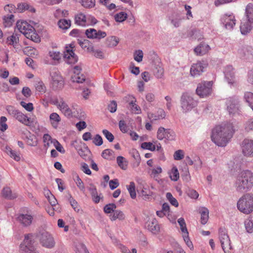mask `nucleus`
Listing matches in <instances>:
<instances>
[{
  "mask_svg": "<svg viewBox=\"0 0 253 253\" xmlns=\"http://www.w3.org/2000/svg\"><path fill=\"white\" fill-rule=\"evenodd\" d=\"M234 132L232 123L216 126L212 131L211 140L218 146L225 147L230 141Z\"/></svg>",
  "mask_w": 253,
  "mask_h": 253,
  "instance_id": "nucleus-1",
  "label": "nucleus"
},
{
  "mask_svg": "<svg viewBox=\"0 0 253 253\" xmlns=\"http://www.w3.org/2000/svg\"><path fill=\"white\" fill-rule=\"evenodd\" d=\"M234 185L239 192L249 191L253 186V173L249 170L242 171L237 176Z\"/></svg>",
  "mask_w": 253,
  "mask_h": 253,
  "instance_id": "nucleus-2",
  "label": "nucleus"
},
{
  "mask_svg": "<svg viewBox=\"0 0 253 253\" xmlns=\"http://www.w3.org/2000/svg\"><path fill=\"white\" fill-rule=\"evenodd\" d=\"M237 207L241 212L249 214L253 211V193L244 194L237 202Z\"/></svg>",
  "mask_w": 253,
  "mask_h": 253,
  "instance_id": "nucleus-3",
  "label": "nucleus"
},
{
  "mask_svg": "<svg viewBox=\"0 0 253 253\" xmlns=\"http://www.w3.org/2000/svg\"><path fill=\"white\" fill-rule=\"evenodd\" d=\"M17 221L23 227L30 226L34 221L32 211L28 209H23L17 216Z\"/></svg>",
  "mask_w": 253,
  "mask_h": 253,
  "instance_id": "nucleus-4",
  "label": "nucleus"
},
{
  "mask_svg": "<svg viewBox=\"0 0 253 253\" xmlns=\"http://www.w3.org/2000/svg\"><path fill=\"white\" fill-rule=\"evenodd\" d=\"M180 105L183 112L186 113L195 108L197 105V102L190 94L184 93L180 98Z\"/></svg>",
  "mask_w": 253,
  "mask_h": 253,
  "instance_id": "nucleus-5",
  "label": "nucleus"
},
{
  "mask_svg": "<svg viewBox=\"0 0 253 253\" xmlns=\"http://www.w3.org/2000/svg\"><path fill=\"white\" fill-rule=\"evenodd\" d=\"M219 239L222 248L225 253H233V248L227 231L225 228L221 227L219 229Z\"/></svg>",
  "mask_w": 253,
  "mask_h": 253,
  "instance_id": "nucleus-6",
  "label": "nucleus"
},
{
  "mask_svg": "<svg viewBox=\"0 0 253 253\" xmlns=\"http://www.w3.org/2000/svg\"><path fill=\"white\" fill-rule=\"evenodd\" d=\"M37 236L42 246L50 249L55 246L54 239L48 232L45 231L40 232Z\"/></svg>",
  "mask_w": 253,
  "mask_h": 253,
  "instance_id": "nucleus-7",
  "label": "nucleus"
},
{
  "mask_svg": "<svg viewBox=\"0 0 253 253\" xmlns=\"http://www.w3.org/2000/svg\"><path fill=\"white\" fill-rule=\"evenodd\" d=\"M51 77V84L54 90L60 89L63 87L64 82L62 77L59 72L56 70L50 73Z\"/></svg>",
  "mask_w": 253,
  "mask_h": 253,
  "instance_id": "nucleus-8",
  "label": "nucleus"
},
{
  "mask_svg": "<svg viewBox=\"0 0 253 253\" xmlns=\"http://www.w3.org/2000/svg\"><path fill=\"white\" fill-rule=\"evenodd\" d=\"M157 138L162 140L166 139L168 140H174L175 138L174 131L171 129H166L163 127H160L157 131Z\"/></svg>",
  "mask_w": 253,
  "mask_h": 253,
  "instance_id": "nucleus-9",
  "label": "nucleus"
},
{
  "mask_svg": "<svg viewBox=\"0 0 253 253\" xmlns=\"http://www.w3.org/2000/svg\"><path fill=\"white\" fill-rule=\"evenodd\" d=\"M226 104L229 114L234 115L239 113L240 105L237 97H232L227 98Z\"/></svg>",
  "mask_w": 253,
  "mask_h": 253,
  "instance_id": "nucleus-10",
  "label": "nucleus"
},
{
  "mask_svg": "<svg viewBox=\"0 0 253 253\" xmlns=\"http://www.w3.org/2000/svg\"><path fill=\"white\" fill-rule=\"evenodd\" d=\"M74 47L73 44L67 45L64 52V57L66 59V62L69 64H75L78 60V56L73 51Z\"/></svg>",
  "mask_w": 253,
  "mask_h": 253,
  "instance_id": "nucleus-11",
  "label": "nucleus"
},
{
  "mask_svg": "<svg viewBox=\"0 0 253 253\" xmlns=\"http://www.w3.org/2000/svg\"><path fill=\"white\" fill-rule=\"evenodd\" d=\"M211 82H205L199 84L196 89V93L200 97H204L207 96L211 92Z\"/></svg>",
  "mask_w": 253,
  "mask_h": 253,
  "instance_id": "nucleus-12",
  "label": "nucleus"
},
{
  "mask_svg": "<svg viewBox=\"0 0 253 253\" xmlns=\"http://www.w3.org/2000/svg\"><path fill=\"white\" fill-rule=\"evenodd\" d=\"M207 66V63L204 61H198L196 63L193 64L190 68L191 75L194 77L200 76Z\"/></svg>",
  "mask_w": 253,
  "mask_h": 253,
  "instance_id": "nucleus-13",
  "label": "nucleus"
},
{
  "mask_svg": "<svg viewBox=\"0 0 253 253\" xmlns=\"http://www.w3.org/2000/svg\"><path fill=\"white\" fill-rule=\"evenodd\" d=\"M16 26L18 30L26 37H29V34L33 31H35L34 28L26 21H17Z\"/></svg>",
  "mask_w": 253,
  "mask_h": 253,
  "instance_id": "nucleus-14",
  "label": "nucleus"
},
{
  "mask_svg": "<svg viewBox=\"0 0 253 253\" xmlns=\"http://www.w3.org/2000/svg\"><path fill=\"white\" fill-rule=\"evenodd\" d=\"M243 154L248 157H253V140L245 139L242 143Z\"/></svg>",
  "mask_w": 253,
  "mask_h": 253,
  "instance_id": "nucleus-15",
  "label": "nucleus"
},
{
  "mask_svg": "<svg viewBox=\"0 0 253 253\" xmlns=\"http://www.w3.org/2000/svg\"><path fill=\"white\" fill-rule=\"evenodd\" d=\"M145 227L153 234H157L160 231L158 221L154 218L149 219L145 223Z\"/></svg>",
  "mask_w": 253,
  "mask_h": 253,
  "instance_id": "nucleus-16",
  "label": "nucleus"
},
{
  "mask_svg": "<svg viewBox=\"0 0 253 253\" xmlns=\"http://www.w3.org/2000/svg\"><path fill=\"white\" fill-rule=\"evenodd\" d=\"M85 34L89 39H101L106 36V33L102 31H96L94 29H89L85 31Z\"/></svg>",
  "mask_w": 253,
  "mask_h": 253,
  "instance_id": "nucleus-17",
  "label": "nucleus"
},
{
  "mask_svg": "<svg viewBox=\"0 0 253 253\" xmlns=\"http://www.w3.org/2000/svg\"><path fill=\"white\" fill-rule=\"evenodd\" d=\"M19 40L18 37L16 35L13 34L8 37L6 39V43L12 45L15 50V52H19L22 49V46L19 44Z\"/></svg>",
  "mask_w": 253,
  "mask_h": 253,
  "instance_id": "nucleus-18",
  "label": "nucleus"
},
{
  "mask_svg": "<svg viewBox=\"0 0 253 253\" xmlns=\"http://www.w3.org/2000/svg\"><path fill=\"white\" fill-rule=\"evenodd\" d=\"M221 21L226 29L228 30L232 29L235 25V17L231 15H224L221 18Z\"/></svg>",
  "mask_w": 253,
  "mask_h": 253,
  "instance_id": "nucleus-19",
  "label": "nucleus"
},
{
  "mask_svg": "<svg viewBox=\"0 0 253 253\" xmlns=\"http://www.w3.org/2000/svg\"><path fill=\"white\" fill-rule=\"evenodd\" d=\"M210 49L211 48L208 44L202 42L195 48L194 51L197 55H203L206 54Z\"/></svg>",
  "mask_w": 253,
  "mask_h": 253,
  "instance_id": "nucleus-20",
  "label": "nucleus"
},
{
  "mask_svg": "<svg viewBox=\"0 0 253 253\" xmlns=\"http://www.w3.org/2000/svg\"><path fill=\"white\" fill-rule=\"evenodd\" d=\"M253 21H250L249 19L245 22H242L240 26V31L243 35H246L249 33L253 27Z\"/></svg>",
  "mask_w": 253,
  "mask_h": 253,
  "instance_id": "nucleus-21",
  "label": "nucleus"
},
{
  "mask_svg": "<svg viewBox=\"0 0 253 253\" xmlns=\"http://www.w3.org/2000/svg\"><path fill=\"white\" fill-rule=\"evenodd\" d=\"M49 120L52 127L54 128L58 127L61 118L56 113H52L49 116Z\"/></svg>",
  "mask_w": 253,
  "mask_h": 253,
  "instance_id": "nucleus-22",
  "label": "nucleus"
},
{
  "mask_svg": "<svg viewBox=\"0 0 253 253\" xmlns=\"http://www.w3.org/2000/svg\"><path fill=\"white\" fill-rule=\"evenodd\" d=\"M2 194L5 198L10 200L15 199L17 197L16 193H13L10 188L8 187L3 189Z\"/></svg>",
  "mask_w": 253,
  "mask_h": 253,
  "instance_id": "nucleus-23",
  "label": "nucleus"
},
{
  "mask_svg": "<svg viewBox=\"0 0 253 253\" xmlns=\"http://www.w3.org/2000/svg\"><path fill=\"white\" fill-rule=\"evenodd\" d=\"M15 118L26 126H29L30 124V119L19 111L17 113Z\"/></svg>",
  "mask_w": 253,
  "mask_h": 253,
  "instance_id": "nucleus-24",
  "label": "nucleus"
},
{
  "mask_svg": "<svg viewBox=\"0 0 253 253\" xmlns=\"http://www.w3.org/2000/svg\"><path fill=\"white\" fill-rule=\"evenodd\" d=\"M75 24L78 25L84 26L86 25V17L82 13H79L75 17Z\"/></svg>",
  "mask_w": 253,
  "mask_h": 253,
  "instance_id": "nucleus-25",
  "label": "nucleus"
},
{
  "mask_svg": "<svg viewBox=\"0 0 253 253\" xmlns=\"http://www.w3.org/2000/svg\"><path fill=\"white\" fill-rule=\"evenodd\" d=\"M233 68L232 66H227L224 71L225 77L229 84L232 83L233 81V78L234 77V72L233 71Z\"/></svg>",
  "mask_w": 253,
  "mask_h": 253,
  "instance_id": "nucleus-26",
  "label": "nucleus"
},
{
  "mask_svg": "<svg viewBox=\"0 0 253 253\" xmlns=\"http://www.w3.org/2000/svg\"><path fill=\"white\" fill-rule=\"evenodd\" d=\"M119 42V39L115 36L108 37L106 39V44L109 47H115Z\"/></svg>",
  "mask_w": 253,
  "mask_h": 253,
  "instance_id": "nucleus-27",
  "label": "nucleus"
},
{
  "mask_svg": "<svg viewBox=\"0 0 253 253\" xmlns=\"http://www.w3.org/2000/svg\"><path fill=\"white\" fill-rule=\"evenodd\" d=\"M246 230L248 233L253 232V217L250 216L244 221Z\"/></svg>",
  "mask_w": 253,
  "mask_h": 253,
  "instance_id": "nucleus-28",
  "label": "nucleus"
},
{
  "mask_svg": "<svg viewBox=\"0 0 253 253\" xmlns=\"http://www.w3.org/2000/svg\"><path fill=\"white\" fill-rule=\"evenodd\" d=\"M201 213V222L202 224H205L209 218V210L205 208H203L200 211Z\"/></svg>",
  "mask_w": 253,
  "mask_h": 253,
  "instance_id": "nucleus-29",
  "label": "nucleus"
},
{
  "mask_svg": "<svg viewBox=\"0 0 253 253\" xmlns=\"http://www.w3.org/2000/svg\"><path fill=\"white\" fill-rule=\"evenodd\" d=\"M102 156L105 159L112 160L115 159L114 152L111 149H105L102 152Z\"/></svg>",
  "mask_w": 253,
  "mask_h": 253,
  "instance_id": "nucleus-30",
  "label": "nucleus"
},
{
  "mask_svg": "<svg viewBox=\"0 0 253 253\" xmlns=\"http://www.w3.org/2000/svg\"><path fill=\"white\" fill-rule=\"evenodd\" d=\"M71 25V21L70 20L65 19H60L58 22V25L60 29L67 30L69 29Z\"/></svg>",
  "mask_w": 253,
  "mask_h": 253,
  "instance_id": "nucleus-31",
  "label": "nucleus"
},
{
  "mask_svg": "<svg viewBox=\"0 0 253 253\" xmlns=\"http://www.w3.org/2000/svg\"><path fill=\"white\" fill-rule=\"evenodd\" d=\"M3 25L6 27H10L12 25L14 20V15L12 14H7L3 17Z\"/></svg>",
  "mask_w": 253,
  "mask_h": 253,
  "instance_id": "nucleus-32",
  "label": "nucleus"
},
{
  "mask_svg": "<svg viewBox=\"0 0 253 253\" xmlns=\"http://www.w3.org/2000/svg\"><path fill=\"white\" fill-rule=\"evenodd\" d=\"M22 243L27 245L29 247H32L33 249H34L33 244L34 243V239L33 235L32 234H28L26 235Z\"/></svg>",
  "mask_w": 253,
  "mask_h": 253,
  "instance_id": "nucleus-33",
  "label": "nucleus"
},
{
  "mask_svg": "<svg viewBox=\"0 0 253 253\" xmlns=\"http://www.w3.org/2000/svg\"><path fill=\"white\" fill-rule=\"evenodd\" d=\"M17 9L18 10L19 12H22L26 10H29L30 11L32 12H35V9L33 7H31L30 5L25 2L19 3L17 5Z\"/></svg>",
  "mask_w": 253,
  "mask_h": 253,
  "instance_id": "nucleus-34",
  "label": "nucleus"
},
{
  "mask_svg": "<svg viewBox=\"0 0 253 253\" xmlns=\"http://www.w3.org/2000/svg\"><path fill=\"white\" fill-rule=\"evenodd\" d=\"M246 14L248 19L253 21V3H249L246 8Z\"/></svg>",
  "mask_w": 253,
  "mask_h": 253,
  "instance_id": "nucleus-35",
  "label": "nucleus"
},
{
  "mask_svg": "<svg viewBox=\"0 0 253 253\" xmlns=\"http://www.w3.org/2000/svg\"><path fill=\"white\" fill-rule=\"evenodd\" d=\"M5 152L10 156V157L14 159L16 161H19L20 159V156L17 155L16 152L12 150L10 147L6 146L5 148Z\"/></svg>",
  "mask_w": 253,
  "mask_h": 253,
  "instance_id": "nucleus-36",
  "label": "nucleus"
},
{
  "mask_svg": "<svg viewBox=\"0 0 253 253\" xmlns=\"http://www.w3.org/2000/svg\"><path fill=\"white\" fill-rule=\"evenodd\" d=\"M125 218L124 213L121 211L116 210L115 211L113 214L111 216V220H115L117 219L119 220H124Z\"/></svg>",
  "mask_w": 253,
  "mask_h": 253,
  "instance_id": "nucleus-37",
  "label": "nucleus"
},
{
  "mask_svg": "<svg viewBox=\"0 0 253 253\" xmlns=\"http://www.w3.org/2000/svg\"><path fill=\"white\" fill-rule=\"evenodd\" d=\"M117 162L118 166L123 169H126L127 166V162L125 158L122 156H118L117 158Z\"/></svg>",
  "mask_w": 253,
  "mask_h": 253,
  "instance_id": "nucleus-38",
  "label": "nucleus"
},
{
  "mask_svg": "<svg viewBox=\"0 0 253 253\" xmlns=\"http://www.w3.org/2000/svg\"><path fill=\"white\" fill-rule=\"evenodd\" d=\"M244 98L250 107L253 110V93L251 92H246L245 93Z\"/></svg>",
  "mask_w": 253,
  "mask_h": 253,
  "instance_id": "nucleus-39",
  "label": "nucleus"
},
{
  "mask_svg": "<svg viewBox=\"0 0 253 253\" xmlns=\"http://www.w3.org/2000/svg\"><path fill=\"white\" fill-rule=\"evenodd\" d=\"M136 101L131 100V102L129 103L128 107L130 108L132 113L135 114H139L141 109L139 106L135 104Z\"/></svg>",
  "mask_w": 253,
  "mask_h": 253,
  "instance_id": "nucleus-40",
  "label": "nucleus"
},
{
  "mask_svg": "<svg viewBox=\"0 0 253 253\" xmlns=\"http://www.w3.org/2000/svg\"><path fill=\"white\" fill-rule=\"evenodd\" d=\"M127 17V14L125 12H120L116 14L114 16L115 20L118 22H122L126 20Z\"/></svg>",
  "mask_w": 253,
  "mask_h": 253,
  "instance_id": "nucleus-41",
  "label": "nucleus"
},
{
  "mask_svg": "<svg viewBox=\"0 0 253 253\" xmlns=\"http://www.w3.org/2000/svg\"><path fill=\"white\" fill-rule=\"evenodd\" d=\"M127 190L128 191L130 197L132 199L136 198L135 186L133 182H130L128 186H126Z\"/></svg>",
  "mask_w": 253,
  "mask_h": 253,
  "instance_id": "nucleus-42",
  "label": "nucleus"
},
{
  "mask_svg": "<svg viewBox=\"0 0 253 253\" xmlns=\"http://www.w3.org/2000/svg\"><path fill=\"white\" fill-rule=\"evenodd\" d=\"M177 222L180 225V230L183 234H188L184 219L182 217H181L178 219Z\"/></svg>",
  "mask_w": 253,
  "mask_h": 253,
  "instance_id": "nucleus-43",
  "label": "nucleus"
},
{
  "mask_svg": "<svg viewBox=\"0 0 253 253\" xmlns=\"http://www.w3.org/2000/svg\"><path fill=\"white\" fill-rule=\"evenodd\" d=\"M35 86L36 90L39 92L44 93L46 91V87L43 83L41 80L36 81Z\"/></svg>",
  "mask_w": 253,
  "mask_h": 253,
  "instance_id": "nucleus-44",
  "label": "nucleus"
},
{
  "mask_svg": "<svg viewBox=\"0 0 253 253\" xmlns=\"http://www.w3.org/2000/svg\"><path fill=\"white\" fill-rule=\"evenodd\" d=\"M72 80L73 82L82 83L85 81V77L83 74H76L72 77Z\"/></svg>",
  "mask_w": 253,
  "mask_h": 253,
  "instance_id": "nucleus-45",
  "label": "nucleus"
},
{
  "mask_svg": "<svg viewBox=\"0 0 253 253\" xmlns=\"http://www.w3.org/2000/svg\"><path fill=\"white\" fill-rule=\"evenodd\" d=\"M179 175L177 169L176 167H173L170 175V179L174 181H176L179 179Z\"/></svg>",
  "mask_w": 253,
  "mask_h": 253,
  "instance_id": "nucleus-46",
  "label": "nucleus"
},
{
  "mask_svg": "<svg viewBox=\"0 0 253 253\" xmlns=\"http://www.w3.org/2000/svg\"><path fill=\"white\" fill-rule=\"evenodd\" d=\"M141 147L143 149H147L151 151H154L156 150V146L153 145L151 142H143L141 145Z\"/></svg>",
  "mask_w": 253,
  "mask_h": 253,
  "instance_id": "nucleus-47",
  "label": "nucleus"
},
{
  "mask_svg": "<svg viewBox=\"0 0 253 253\" xmlns=\"http://www.w3.org/2000/svg\"><path fill=\"white\" fill-rule=\"evenodd\" d=\"M54 104L57 105V107L61 111V112L68 107V105L64 101L62 98L60 100V101L57 100H55Z\"/></svg>",
  "mask_w": 253,
  "mask_h": 253,
  "instance_id": "nucleus-48",
  "label": "nucleus"
},
{
  "mask_svg": "<svg viewBox=\"0 0 253 253\" xmlns=\"http://www.w3.org/2000/svg\"><path fill=\"white\" fill-rule=\"evenodd\" d=\"M166 197L172 205L175 206V207H177L178 206V203L177 201L172 196L170 193H167Z\"/></svg>",
  "mask_w": 253,
  "mask_h": 253,
  "instance_id": "nucleus-49",
  "label": "nucleus"
},
{
  "mask_svg": "<svg viewBox=\"0 0 253 253\" xmlns=\"http://www.w3.org/2000/svg\"><path fill=\"white\" fill-rule=\"evenodd\" d=\"M116 206L114 204H109L105 205L104 207V211L106 213H110L112 211L114 212Z\"/></svg>",
  "mask_w": 253,
  "mask_h": 253,
  "instance_id": "nucleus-50",
  "label": "nucleus"
},
{
  "mask_svg": "<svg viewBox=\"0 0 253 253\" xmlns=\"http://www.w3.org/2000/svg\"><path fill=\"white\" fill-rule=\"evenodd\" d=\"M69 201L72 207V208L74 209L75 211L76 212H79L80 209L78 206V204L77 202L72 197L71 195H70V197L69 198Z\"/></svg>",
  "mask_w": 253,
  "mask_h": 253,
  "instance_id": "nucleus-51",
  "label": "nucleus"
},
{
  "mask_svg": "<svg viewBox=\"0 0 253 253\" xmlns=\"http://www.w3.org/2000/svg\"><path fill=\"white\" fill-rule=\"evenodd\" d=\"M6 121H7V119L5 117L2 116L0 117V130L2 132L6 130L8 128V126H7V124H6Z\"/></svg>",
  "mask_w": 253,
  "mask_h": 253,
  "instance_id": "nucleus-52",
  "label": "nucleus"
},
{
  "mask_svg": "<svg viewBox=\"0 0 253 253\" xmlns=\"http://www.w3.org/2000/svg\"><path fill=\"white\" fill-rule=\"evenodd\" d=\"M34 249L32 247L22 243L20 246V251L21 253H30Z\"/></svg>",
  "mask_w": 253,
  "mask_h": 253,
  "instance_id": "nucleus-53",
  "label": "nucleus"
},
{
  "mask_svg": "<svg viewBox=\"0 0 253 253\" xmlns=\"http://www.w3.org/2000/svg\"><path fill=\"white\" fill-rule=\"evenodd\" d=\"M184 153L182 150H178L176 151L173 154V158L175 160H181L184 158Z\"/></svg>",
  "mask_w": 253,
  "mask_h": 253,
  "instance_id": "nucleus-54",
  "label": "nucleus"
},
{
  "mask_svg": "<svg viewBox=\"0 0 253 253\" xmlns=\"http://www.w3.org/2000/svg\"><path fill=\"white\" fill-rule=\"evenodd\" d=\"M23 52L25 54L27 55H37V50L36 48L32 47H26L24 50Z\"/></svg>",
  "mask_w": 253,
  "mask_h": 253,
  "instance_id": "nucleus-55",
  "label": "nucleus"
},
{
  "mask_svg": "<svg viewBox=\"0 0 253 253\" xmlns=\"http://www.w3.org/2000/svg\"><path fill=\"white\" fill-rule=\"evenodd\" d=\"M49 55L52 59L58 61L61 58L60 53L58 51H50L49 52Z\"/></svg>",
  "mask_w": 253,
  "mask_h": 253,
  "instance_id": "nucleus-56",
  "label": "nucleus"
},
{
  "mask_svg": "<svg viewBox=\"0 0 253 253\" xmlns=\"http://www.w3.org/2000/svg\"><path fill=\"white\" fill-rule=\"evenodd\" d=\"M82 2L84 7L90 8L95 5V0H82Z\"/></svg>",
  "mask_w": 253,
  "mask_h": 253,
  "instance_id": "nucleus-57",
  "label": "nucleus"
},
{
  "mask_svg": "<svg viewBox=\"0 0 253 253\" xmlns=\"http://www.w3.org/2000/svg\"><path fill=\"white\" fill-rule=\"evenodd\" d=\"M76 183L78 187L83 192L85 191V187L82 180L77 175L76 180Z\"/></svg>",
  "mask_w": 253,
  "mask_h": 253,
  "instance_id": "nucleus-58",
  "label": "nucleus"
},
{
  "mask_svg": "<svg viewBox=\"0 0 253 253\" xmlns=\"http://www.w3.org/2000/svg\"><path fill=\"white\" fill-rule=\"evenodd\" d=\"M87 49L89 50H90L92 51L94 53V55L97 57L99 58H103V53L102 51L100 50H94L93 47L91 46L90 48L88 47Z\"/></svg>",
  "mask_w": 253,
  "mask_h": 253,
  "instance_id": "nucleus-59",
  "label": "nucleus"
},
{
  "mask_svg": "<svg viewBox=\"0 0 253 253\" xmlns=\"http://www.w3.org/2000/svg\"><path fill=\"white\" fill-rule=\"evenodd\" d=\"M143 53L141 50L136 51L134 54V59L138 62H140L142 60Z\"/></svg>",
  "mask_w": 253,
  "mask_h": 253,
  "instance_id": "nucleus-60",
  "label": "nucleus"
},
{
  "mask_svg": "<svg viewBox=\"0 0 253 253\" xmlns=\"http://www.w3.org/2000/svg\"><path fill=\"white\" fill-rule=\"evenodd\" d=\"M27 38L30 39L33 41L38 42L40 41V38L38 35L35 33V30L33 31L30 34H29V37H26Z\"/></svg>",
  "mask_w": 253,
  "mask_h": 253,
  "instance_id": "nucleus-61",
  "label": "nucleus"
},
{
  "mask_svg": "<svg viewBox=\"0 0 253 253\" xmlns=\"http://www.w3.org/2000/svg\"><path fill=\"white\" fill-rule=\"evenodd\" d=\"M102 133L103 135L105 136L106 139L109 141V142H112L114 139V136L112 134V133H111L110 131H109L107 129H103L102 130Z\"/></svg>",
  "mask_w": 253,
  "mask_h": 253,
  "instance_id": "nucleus-62",
  "label": "nucleus"
},
{
  "mask_svg": "<svg viewBox=\"0 0 253 253\" xmlns=\"http://www.w3.org/2000/svg\"><path fill=\"white\" fill-rule=\"evenodd\" d=\"M6 110L8 113L15 118V116L17 114V113L19 111V110L16 109L13 106H7L6 107Z\"/></svg>",
  "mask_w": 253,
  "mask_h": 253,
  "instance_id": "nucleus-63",
  "label": "nucleus"
},
{
  "mask_svg": "<svg viewBox=\"0 0 253 253\" xmlns=\"http://www.w3.org/2000/svg\"><path fill=\"white\" fill-rule=\"evenodd\" d=\"M245 128L247 131L253 130V119L248 121L245 125Z\"/></svg>",
  "mask_w": 253,
  "mask_h": 253,
  "instance_id": "nucleus-64",
  "label": "nucleus"
}]
</instances>
